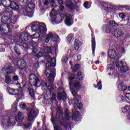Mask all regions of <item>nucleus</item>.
<instances>
[{"label": "nucleus", "instance_id": "4468645a", "mask_svg": "<svg viewBox=\"0 0 130 130\" xmlns=\"http://www.w3.org/2000/svg\"><path fill=\"white\" fill-rule=\"evenodd\" d=\"M14 118L15 119V124L16 123V121H17L18 125L19 126H21V125H22L21 122L24 119L23 114H22L21 112H18L17 115Z\"/></svg>", "mask_w": 130, "mask_h": 130}, {"label": "nucleus", "instance_id": "864d4df0", "mask_svg": "<svg viewBox=\"0 0 130 130\" xmlns=\"http://www.w3.org/2000/svg\"><path fill=\"white\" fill-rule=\"evenodd\" d=\"M119 17L121 18V19H124L125 18V15L122 13H120L119 14Z\"/></svg>", "mask_w": 130, "mask_h": 130}, {"label": "nucleus", "instance_id": "7ed1b4c3", "mask_svg": "<svg viewBox=\"0 0 130 130\" xmlns=\"http://www.w3.org/2000/svg\"><path fill=\"white\" fill-rule=\"evenodd\" d=\"M42 89L45 93L44 95L45 100H55L56 94L53 93L55 87L52 85L47 86L46 83H43L42 84Z\"/></svg>", "mask_w": 130, "mask_h": 130}, {"label": "nucleus", "instance_id": "5fc2aeb1", "mask_svg": "<svg viewBox=\"0 0 130 130\" xmlns=\"http://www.w3.org/2000/svg\"><path fill=\"white\" fill-rule=\"evenodd\" d=\"M125 97L128 99V100L130 101V93H127L125 94Z\"/></svg>", "mask_w": 130, "mask_h": 130}, {"label": "nucleus", "instance_id": "c85d7f7f", "mask_svg": "<svg viewBox=\"0 0 130 130\" xmlns=\"http://www.w3.org/2000/svg\"><path fill=\"white\" fill-rule=\"evenodd\" d=\"M42 34H41L39 31H36V33L31 35L30 38H31V39H38V38L40 37V35H42Z\"/></svg>", "mask_w": 130, "mask_h": 130}, {"label": "nucleus", "instance_id": "338daca9", "mask_svg": "<svg viewBox=\"0 0 130 130\" xmlns=\"http://www.w3.org/2000/svg\"><path fill=\"white\" fill-rule=\"evenodd\" d=\"M95 64H98L99 63V61H96L95 62Z\"/></svg>", "mask_w": 130, "mask_h": 130}, {"label": "nucleus", "instance_id": "680f3d73", "mask_svg": "<svg viewBox=\"0 0 130 130\" xmlns=\"http://www.w3.org/2000/svg\"><path fill=\"white\" fill-rule=\"evenodd\" d=\"M23 3L24 4H28V3H29V0H23Z\"/></svg>", "mask_w": 130, "mask_h": 130}, {"label": "nucleus", "instance_id": "f704fd0d", "mask_svg": "<svg viewBox=\"0 0 130 130\" xmlns=\"http://www.w3.org/2000/svg\"><path fill=\"white\" fill-rule=\"evenodd\" d=\"M28 90L31 97H34V96H35V93L34 92L33 88H32V87H29Z\"/></svg>", "mask_w": 130, "mask_h": 130}, {"label": "nucleus", "instance_id": "1a4fd4ad", "mask_svg": "<svg viewBox=\"0 0 130 130\" xmlns=\"http://www.w3.org/2000/svg\"><path fill=\"white\" fill-rule=\"evenodd\" d=\"M44 76L48 78L50 83H52L54 81V78H55V71L47 69L44 72Z\"/></svg>", "mask_w": 130, "mask_h": 130}, {"label": "nucleus", "instance_id": "4be33fe9", "mask_svg": "<svg viewBox=\"0 0 130 130\" xmlns=\"http://www.w3.org/2000/svg\"><path fill=\"white\" fill-rule=\"evenodd\" d=\"M35 8V5L33 3L28 4L27 7H26L25 11L26 13H32L33 12V9Z\"/></svg>", "mask_w": 130, "mask_h": 130}, {"label": "nucleus", "instance_id": "58836bf2", "mask_svg": "<svg viewBox=\"0 0 130 130\" xmlns=\"http://www.w3.org/2000/svg\"><path fill=\"white\" fill-rule=\"evenodd\" d=\"M80 70V65L79 64H76L73 69V72L74 73H76V72H77V71H79Z\"/></svg>", "mask_w": 130, "mask_h": 130}, {"label": "nucleus", "instance_id": "9d476101", "mask_svg": "<svg viewBox=\"0 0 130 130\" xmlns=\"http://www.w3.org/2000/svg\"><path fill=\"white\" fill-rule=\"evenodd\" d=\"M50 40L54 42H56L57 40H58V36L53 32H50L46 36L45 39V42L46 43H48Z\"/></svg>", "mask_w": 130, "mask_h": 130}, {"label": "nucleus", "instance_id": "f3484780", "mask_svg": "<svg viewBox=\"0 0 130 130\" xmlns=\"http://www.w3.org/2000/svg\"><path fill=\"white\" fill-rule=\"evenodd\" d=\"M47 60H51L50 61H48L46 63V68H50V67H55L56 64H55V62L56 61V59H55V58H51V59H50L49 58L47 59Z\"/></svg>", "mask_w": 130, "mask_h": 130}, {"label": "nucleus", "instance_id": "4c0bfd02", "mask_svg": "<svg viewBox=\"0 0 130 130\" xmlns=\"http://www.w3.org/2000/svg\"><path fill=\"white\" fill-rule=\"evenodd\" d=\"M130 108L129 106H125L124 108L121 109V111L124 113H125V112H127V111H129Z\"/></svg>", "mask_w": 130, "mask_h": 130}, {"label": "nucleus", "instance_id": "aec40b11", "mask_svg": "<svg viewBox=\"0 0 130 130\" xmlns=\"http://www.w3.org/2000/svg\"><path fill=\"white\" fill-rule=\"evenodd\" d=\"M65 17H66V19L65 20V24L67 25V26H72L74 23V21L73 20V19H72V15H66Z\"/></svg>", "mask_w": 130, "mask_h": 130}, {"label": "nucleus", "instance_id": "3c124183", "mask_svg": "<svg viewBox=\"0 0 130 130\" xmlns=\"http://www.w3.org/2000/svg\"><path fill=\"white\" fill-rule=\"evenodd\" d=\"M83 6L84 8H85V9H89L90 8V6H89V2H86L85 3H84Z\"/></svg>", "mask_w": 130, "mask_h": 130}, {"label": "nucleus", "instance_id": "c03bdc74", "mask_svg": "<svg viewBox=\"0 0 130 130\" xmlns=\"http://www.w3.org/2000/svg\"><path fill=\"white\" fill-rule=\"evenodd\" d=\"M23 127H24V128H28L29 129H30V128L32 127V123H28L25 125H23Z\"/></svg>", "mask_w": 130, "mask_h": 130}, {"label": "nucleus", "instance_id": "774afa93", "mask_svg": "<svg viewBox=\"0 0 130 130\" xmlns=\"http://www.w3.org/2000/svg\"><path fill=\"white\" fill-rule=\"evenodd\" d=\"M128 23H129V24H130V16L128 17Z\"/></svg>", "mask_w": 130, "mask_h": 130}, {"label": "nucleus", "instance_id": "cd10ccee", "mask_svg": "<svg viewBox=\"0 0 130 130\" xmlns=\"http://www.w3.org/2000/svg\"><path fill=\"white\" fill-rule=\"evenodd\" d=\"M91 44H92V54L95 55V49L96 48V41H95V37H93L91 40Z\"/></svg>", "mask_w": 130, "mask_h": 130}, {"label": "nucleus", "instance_id": "bb28decb", "mask_svg": "<svg viewBox=\"0 0 130 130\" xmlns=\"http://www.w3.org/2000/svg\"><path fill=\"white\" fill-rule=\"evenodd\" d=\"M82 44L81 42L78 40H76L74 43V48L75 50H79L80 47H81Z\"/></svg>", "mask_w": 130, "mask_h": 130}, {"label": "nucleus", "instance_id": "79ce46f5", "mask_svg": "<svg viewBox=\"0 0 130 130\" xmlns=\"http://www.w3.org/2000/svg\"><path fill=\"white\" fill-rule=\"evenodd\" d=\"M122 66H123V63L122 62V61L116 62V67L118 69H120V68H121Z\"/></svg>", "mask_w": 130, "mask_h": 130}, {"label": "nucleus", "instance_id": "6e6552de", "mask_svg": "<svg viewBox=\"0 0 130 130\" xmlns=\"http://www.w3.org/2000/svg\"><path fill=\"white\" fill-rule=\"evenodd\" d=\"M40 82V79H39V75H35V74H31L29 77V83L30 84L31 86H35V87H37L38 86V83Z\"/></svg>", "mask_w": 130, "mask_h": 130}, {"label": "nucleus", "instance_id": "69168bd1", "mask_svg": "<svg viewBox=\"0 0 130 130\" xmlns=\"http://www.w3.org/2000/svg\"><path fill=\"white\" fill-rule=\"evenodd\" d=\"M126 10H127V11H130V7H126Z\"/></svg>", "mask_w": 130, "mask_h": 130}, {"label": "nucleus", "instance_id": "2eb2a0df", "mask_svg": "<svg viewBox=\"0 0 130 130\" xmlns=\"http://www.w3.org/2000/svg\"><path fill=\"white\" fill-rule=\"evenodd\" d=\"M15 71V69L13 68V66H10L9 67L2 69V72L4 75H10V74H13Z\"/></svg>", "mask_w": 130, "mask_h": 130}, {"label": "nucleus", "instance_id": "6ab92c4d", "mask_svg": "<svg viewBox=\"0 0 130 130\" xmlns=\"http://www.w3.org/2000/svg\"><path fill=\"white\" fill-rule=\"evenodd\" d=\"M17 67L20 70H25L26 69V63L23 59H20L17 62Z\"/></svg>", "mask_w": 130, "mask_h": 130}, {"label": "nucleus", "instance_id": "ddd939ff", "mask_svg": "<svg viewBox=\"0 0 130 130\" xmlns=\"http://www.w3.org/2000/svg\"><path fill=\"white\" fill-rule=\"evenodd\" d=\"M108 55L110 58H111V59H115L116 61H117L118 58H119V56L116 54L115 50L110 49L108 51Z\"/></svg>", "mask_w": 130, "mask_h": 130}, {"label": "nucleus", "instance_id": "393cba45", "mask_svg": "<svg viewBox=\"0 0 130 130\" xmlns=\"http://www.w3.org/2000/svg\"><path fill=\"white\" fill-rule=\"evenodd\" d=\"M10 8L14 11H17L19 10V5H17L15 2L12 1L10 2Z\"/></svg>", "mask_w": 130, "mask_h": 130}, {"label": "nucleus", "instance_id": "49530a36", "mask_svg": "<svg viewBox=\"0 0 130 130\" xmlns=\"http://www.w3.org/2000/svg\"><path fill=\"white\" fill-rule=\"evenodd\" d=\"M19 106H20V108H21V109H23V110L26 109V107H27L26 106V104H23V103H20L19 104Z\"/></svg>", "mask_w": 130, "mask_h": 130}, {"label": "nucleus", "instance_id": "6e6d98bb", "mask_svg": "<svg viewBox=\"0 0 130 130\" xmlns=\"http://www.w3.org/2000/svg\"><path fill=\"white\" fill-rule=\"evenodd\" d=\"M13 80L14 81H18V80H19V77L18 76H14L13 77Z\"/></svg>", "mask_w": 130, "mask_h": 130}, {"label": "nucleus", "instance_id": "e2e57ef3", "mask_svg": "<svg viewBox=\"0 0 130 130\" xmlns=\"http://www.w3.org/2000/svg\"><path fill=\"white\" fill-rule=\"evenodd\" d=\"M77 59L78 60H80L81 59V55H77Z\"/></svg>", "mask_w": 130, "mask_h": 130}, {"label": "nucleus", "instance_id": "4d7b16f0", "mask_svg": "<svg viewBox=\"0 0 130 130\" xmlns=\"http://www.w3.org/2000/svg\"><path fill=\"white\" fill-rule=\"evenodd\" d=\"M119 97L121 99V100H122V101H125V98H124L123 96L120 95H119Z\"/></svg>", "mask_w": 130, "mask_h": 130}, {"label": "nucleus", "instance_id": "473e14b6", "mask_svg": "<svg viewBox=\"0 0 130 130\" xmlns=\"http://www.w3.org/2000/svg\"><path fill=\"white\" fill-rule=\"evenodd\" d=\"M74 39V35L73 34L69 35L68 36L67 42L71 43V42H72Z\"/></svg>", "mask_w": 130, "mask_h": 130}, {"label": "nucleus", "instance_id": "ea45409f", "mask_svg": "<svg viewBox=\"0 0 130 130\" xmlns=\"http://www.w3.org/2000/svg\"><path fill=\"white\" fill-rule=\"evenodd\" d=\"M5 82L6 84H10L12 82V80H11V78L9 75H6L5 77Z\"/></svg>", "mask_w": 130, "mask_h": 130}, {"label": "nucleus", "instance_id": "c9c22d12", "mask_svg": "<svg viewBox=\"0 0 130 130\" xmlns=\"http://www.w3.org/2000/svg\"><path fill=\"white\" fill-rule=\"evenodd\" d=\"M109 24L111 27H117V26H119V24L116 22H114V21L113 20L110 21L109 22Z\"/></svg>", "mask_w": 130, "mask_h": 130}, {"label": "nucleus", "instance_id": "72a5a7b5", "mask_svg": "<svg viewBox=\"0 0 130 130\" xmlns=\"http://www.w3.org/2000/svg\"><path fill=\"white\" fill-rule=\"evenodd\" d=\"M104 31H105L106 33H110V31H112L111 28L108 26V25H105L103 27Z\"/></svg>", "mask_w": 130, "mask_h": 130}, {"label": "nucleus", "instance_id": "e433bc0d", "mask_svg": "<svg viewBox=\"0 0 130 130\" xmlns=\"http://www.w3.org/2000/svg\"><path fill=\"white\" fill-rule=\"evenodd\" d=\"M120 70L121 72H122V73H125V72H127V71H128V68L122 65V66L120 68Z\"/></svg>", "mask_w": 130, "mask_h": 130}, {"label": "nucleus", "instance_id": "5701e85b", "mask_svg": "<svg viewBox=\"0 0 130 130\" xmlns=\"http://www.w3.org/2000/svg\"><path fill=\"white\" fill-rule=\"evenodd\" d=\"M57 99L58 100H63L64 101L67 99V94L66 92L63 91L61 93H59L58 94Z\"/></svg>", "mask_w": 130, "mask_h": 130}, {"label": "nucleus", "instance_id": "20e7f679", "mask_svg": "<svg viewBox=\"0 0 130 130\" xmlns=\"http://www.w3.org/2000/svg\"><path fill=\"white\" fill-rule=\"evenodd\" d=\"M15 125V118L12 116L10 117H5L3 118L1 121V126L3 128H9L10 126Z\"/></svg>", "mask_w": 130, "mask_h": 130}, {"label": "nucleus", "instance_id": "b1692460", "mask_svg": "<svg viewBox=\"0 0 130 130\" xmlns=\"http://www.w3.org/2000/svg\"><path fill=\"white\" fill-rule=\"evenodd\" d=\"M9 92L10 95H20V94H22L19 91V89H15L13 88H9Z\"/></svg>", "mask_w": 130, "mask_h": 130}, {"label": "nucleus", "instance_id": "0eeeda50", "mask_svg": "<svg viewBox=\"0 0 130 130\" xmlns=\"http://www.w3.org/2000/svg\"><path fill=\"white\" fill-rule=\"evenodd\" d=\"M52 49H53V47H47L45 48L42 51H40L39 53L35 55V56L36 57H38V58H39V57H45L46 59H51V57H50V55L48 54V53H51L52 52Z\"/></svg>", "mask_w": 130, "mask_h": 130}, {"label": "nucleus", "instance_id": "c756f323", "mask_svg": "<svg viewBox=\"0 0 130 130\" xmlns=\"http://www.w3.org/2000/svg\"><path fill=\"white\" fill-rule=\"evenodd\" d=\"M59 11L61 17L64 18L66 16H67V13H66V12H64V7L61 6L59 8Z\"/></svg>", "mask_w": 130, "mask_h": 130}, {"label": "nucleus", "instance_id": "bf43d9fd", "mask_svg": "<svg viewBox=\"0 0 130 130\" xmlns=\"http://www.w3.org/2000/svg\"><path fill=\"white\" fill-rule=\"evenodd\" d=\"M103 6L104 7V8H108V4H107L106 3H103Z\"/></svg>", "mask_w": 130, "mask_h": 130}, {"label": "nucleus", "instance_id": "de8ad7c7", "mask_svg": "<svg viewBox=\"0 0 130 130\" xmlns=\"http://www.w3.org/2000/svg\"><path fill=\"white\" fill-rule=\"evenodd\" d=\"M18 105V103H14L13 104L12 106V109H14L15 111L17 110V106Z\"/></svg>", "mask_w": 130, "mask_h": 130}, {"label": "nucleus", "instance_id": "a211bd4d", "mask_svg": "<svg viewBox=\"0 0 130 130\" xmlns=\"http://www.w3.org/2000/svg\"><path fill=\"white\" fill-rule=\"evenodd\" d=\"M30 32L26 31L22 32L20 35V39L22 41H27L30 37Z\"/></svg>", "mask_w": 130, "mask_h": 130}, {"label": "nucleus", "instance_id": "f8f14e48", "mask_svg": "<svg viewBox=\"0 0 130 130\" xmlns=\"http://www.w3.org/2000/svg\"><path fill=\"white\" fill-rule=\"evenodd\" d=\"M78 102H79V99L77 98L69 101L70 104H73L76 109H82L83 106V104L81 103H78Z\"/></svg>", "mask_w": 130, "mask_h": 130}, {"label": "nucleus", "instance_id": "13d9d810", "mask_svg": "<svg viewBox=\"0 0 130 130\" xmlns=\"http://www.w3.org/2000/svg\"><path fill=\"white\" fill-rule=\"evenodd\" d=\"M56 1H57V2H58V3L60 5H63V2L62 1V0H56Z\"/></svg>", "mask_w": 130, "mask_h": 130}, {"label": "nucleus", "instance_id": "37998d69", "mask_svg": "<svg viewBox=\"0 0 130 130\" xmlns=\"http://www.w3.org/2000/svg\"><path fill=\"white\" fill-rule=\"evenodd\" d=\"M108 70L113 73V72H114V66L112 64L108 65Z\"/></svg>", "mask_w": 130, "mask_h": 130}, {"label": "nucleus", "instance_id": "dca6fc26", "mask_svg": "<svg viewBox=\"0 0 130 130\" xmlns=\"http://www.w3.org/2000/svg\"><path fill=\"white\" fill-rule=\"evenodd\" d=\"M50 17L51 18V21L52 23H56L57 19L56 18V12L55 9H53L50 13Z\"/></svg>", "mask_w": 130, "mask_h": 130}, {"label": "nucleus", "instance_id": "423d86ee", "mask_svg": "<svg viewBox=\"0 0 130 130\" xmlns=\"http://www.w3.org/2000/svg\"><path fill=\"white\" fill-rule=\"evenodd\" d=\"M1 21L3 23H4V24H3L0 26V31L1 32H5L6 31V29L4 28V27H6L9 31L10 32V30L12 28V25H10V23H13V21L9 18L7 16H3L1 18Z\"/></svg>", "mask_w": 130, "mask_h": 130}, {"label": "nucleus", "instance_id": "0e129e2a", "mask_svg": "<svg viewBox=\"0 0 130 130\" xmlns=\"http://www.w3.org/2000/svg\"><path fill=\"white\" fill-rule=\"evenodd\" d=\"M3 99V94L0 93V100H2Z\"/></svg>", "mask_w": 130, "mask_h": 130}, {"label": "nucleus", "instance_id": "7c9ffc66", "mask_svg": "<svg viewBox=\"0 0 130 130\" xmlns=\"http://www.w3.org/2000/svg\"><path fill=\"white\" fill-rule=\"evenodd\" d=\"M35 44L36 46L33 47L32 54H34V55L35 56V55H36V54H37V52L38 51V49L37 47V43L36 42H35Z\"/></svg>", "mask_w": 130, "mask_h": 130}, {"label": "nucleus", "instance_id": "603ef678", "mask_svg": "<svg viewBox=\"0 0 130 130\" xmlns=\"http://www.w3.org/2000/svg\"><path fill=\"white\" fill-rule=\"evenodd\" d=\"M68 57H67V56L63 57L62 58V62H63L64 63H66V62H68Z\"/></svg>", "mask_w": 130, "mask_h": 130}, {"label": "nucleus", "instance_id": "9b49d317", "mask_svg": "<svg viewBox=\"0 0 130 130\" xmlns=\"http://www.w3.org/2000/svg\"><path fill=\"white\" fill-rule=\"evenodd\" d=\"M37 114H38V110H37V109L32 108L28 114V121H34Z\"/></svg>", "mask_w": 130, "mask_h": 130}, {"label": "nucleus", "instance_id": "f03ea898", "mask_svg": "<svg viewBox=\"0 0 130 130\" xmlns=\"http://www.w3.org/2000/svg\"><path fill=\"white\" fill-rule=\"evenodd\" d=\"M27 32H39L41 34H44L47 29H46V25L43 23L35 21L31 23L28 26L26 27Z\"/></svg>", "mask_w": 130, "mask_h": 130}, {"label": "nucleus", "instance_id": "a19ab883", "mask_svg": "<svg viewBox=\"0 0 130 130\" xmlns=\"http://www.w3.org/2000/svg\"><path fill=\"white\" fill-rule=\"evenodd\" d=\"M77 78L80 81H82L83 80V76L82 75V72H79L77 74Z\"/></svg>", "mask_w": 130, "mask_h": 130}, {"label": "nucleus", "instance_id": "412c9836", "mask_svg": "<svg viewBox=\"0 0 130 130\" xmlns=\"http://www.w3.org/2000/svg\"><path fill=\"white\" fill-rule=\"evenodd\" d=\"M81 118V115L80 113L78 111H76L72 115V119L74 121H79Z\"/></svg>", "mask_w": 130, "mask_h": 130}, {"label": "nucleus", "instance_id": "f257e3e1", "mask_svg": "<svg viewBox=\"0 0 130 130\" xmlns=\"http://www.w3.org/2000/svg\"><path fill=\"white\" fill-rule=\"evenodd\" d=\"M57 113L56 114V117L54 118L52 114H51L52 115L51 121L52 124L54 125V130H62L61 127L59 125H57V122H60L61 125H63L64 129L66 130H71L72 126L71 123L67 122L70 120V116H69V109H67L65 110V117H62L63 114L61 112V109L60 108L58 107L57 109Z\"/></svg>", "mask_w": 130, "mask_h": 130}, {"label": "nucleus", "instance_id": "a18cd8bd", "mask_svg": "<svg viewBox=\"0 0 130 130\" xmlns=\"http://www.w3.org/2000/svg\"><path fill=\"white\" fill-rule=\"evenodd\" d=\"M21 48H22V49H28V45H27V44L23 43L21 45H20Z\"/></svg>", "mask_w": 130, "mask_h": 130}, {"label": "nucleus", "instance_id": "052dcab7", "mask_svg": "<svg viewBox=\"0 0 130 130\" xmlns=\"http://www.w3.org/2000/svg\"><path fill=\"white\" fill-rule=\"evenodd\" d=\"M44 5L45 6H48V5H49V3L48 2V0H45Z\"/></svg>", "mask_w": 130, "mask_h": 130}, {"label": "nucleus", "instance_id": "a878e982", "mask_svg": "<svg viewBox=\"0 0 130 130\" xmlns=\"http://www.w3.org/2000/svg\"><path fill=\"white\" fill-rule=\"evenodd\" d=\"M114 35L116 37H120V36H123V33L120 29H117L114 31Z\"/></svg>", "mask_w": 130, "mask_h": 130}, {"label": "nucleus", "instance_id": "8fccbe9b", "mask_svg": "<svg viewBox=\"0 0 130 130\" xmlns=\"http://www.w3.org/2000/svg\"><path fill=\"white\" fill-rule=\"evenodd\" d=\"M98 90H101V89H102V83H101V81H99L98 83Z\"/></svg>", "mask_w": 130, "mask_h": 130}, {"label": "nucleus", "instance_id": "09e8293b", "mask_svg": "<svg viewBox=\"0 0 130 130\" xmlns=\"http://www.w3.org/2000/svg\"><path fill=\"white\" fill-rule=\"evenodd\" d=\"M16 86H17V87H18L19 88V91L20 93H22V87L21 86V85L20 84V83L17 82L16 83Z\"/></svg>", "mask_w": 130, "mask_h": 130}, {"label": "nucleus", "instance_id": "39448f33", "mask_svg": "<svg viewBox=\"0 0 130 130\" xmlns=\"http://www.w3.org/2000/svg\"><path fill=\"white\" fill-rule=\"evenodd\" d=\"M73 80H75V77H69V85L70 91L73 96H76L78 94V89H80V83L79 82H75L73 81Z\"/></svg>", "mask_w": 130, "mask_h": 130}, {"label": "nucleus", "instance_id": "2f4dec72", "mask_svg": "<svg viewBox=\"0 0 130 130\" xmlns=\"http://www.w3.org/2000/svg\"><path fill=\"white\" fill-rule=\"evenodd\" d=\"M118 89L119 91H125L127 88L125 86L123 85V83H120L118 85Z\"/></svg>", "mask_w": 130, "mask_h": 130}]
</instances>
